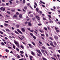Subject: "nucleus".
<instances>
[{"instance_id": "f257e3e1", "label": "nucleus", "mask_w": 60, "mask_h": 60, "mask_svg": "<svg viewBox=\"0 0 60 60\" xmlns=\"http://www.w3.org/2000/svg\"><path fill=\"white\" fill-rule=\"evenodd\" d=\"M21 29L22 32H25V29H24V28L22 27L21 28Z\"/></svg>"}, {"instance_id": "f03ea898", "label": "nucleus", "mask_w": 60, "mask_h": 60, "mask_svg": "<svg viewBox=\"0 0 60 60\" xmlns=\"http://www.w3.org/2000/svg\"><path fill=\"white\" fill-rule=\"evenodd\" d=\"M31 54H32V55H33V56H35V54L34 53V52L32 51H31Z\"/></svg>"}, {"instance_id": "7ed1b4c3", "label": "nucleus", "mask_w": 60, "mask_h": 60, "mask_svg": "<svg viewBox=\"0 0 60 60\" xmlns=\"http://www.w3.org/2000/svg\"><path fill=\"white\" fill-rule=\"evenodd\" d=\"M35 30L37 32H36L35 31H34V33H35V34H38V30H36V29H35Z\"/></svg>"}, {"instance_id": "20e7f679", "label": "nucleus", "mask_w": 60, "mask_h": 60, "mask_svg": "<svg viewBox=\"0 0 60 60\" xmlns=\"http://www.w3.org/2000/svg\"><path fill=\"white\" fill-rule=\"evenodd\" d=\"M18 32H19V33H20V34H22V32L21 31L19 30V29H18L17 30Z\"/></svg>"}, {"instance_id": "39448f33", "label": "nucleus", "mask_w": 60, "mask_h": 60, "mask_svg": "<svg viewBox=\"0 0 60 60\" xmlns=\"http://www.w3.org/2000/svg\"><path fill=\"white\" fill-rule=\"evenodd\" d=\"M14 41L16 45H18V42H17L16 41L14 40Z\"/></svg>"}, {"instance_id": "423d86ee", "label": "nucleus", "mask_w": 60, "mask_h": 60, "mask_svg": "<svg viewBox=\"0 0 60 60\" xmlns=\"http://www.w3.org/2000/svg\"><path fill=\"white\" fill-rule=\"evenodd\" d=\"M28 26H31L32 24L30 22H28Z\"/></svg>"}, {"instance_id": "0eeeda50", "label": "nucleus", "mask_w": 60, "mask_h": 60, "mask_svg": "<svg viewBox=\"0 0 60 60\" xmlns=\"http://www.w3.org/2000/svg\"><path fill=\"white\" fill-rule=\"evenodd\" d=\"M19 18H22V15L20 14L19 15Z\"/></svg>"}, {"instance_id": "6e6552de", "label": "nucleus", "mask_w": 60, "mask_h": 60, "mask_svg": "<svg viewBox=\"0 0 60 60\" xmlns=\"http://www.w3.org/2000/svg\"><path fill=\"white\" fill-rule=\"evenodd\" d=\"M53 43L55 46H57V44L56 43V42L54 41L53 42Z\"/></svg>"}, {"instance_id": "1a4fd4ad", "label": "nucleus", "mask_w": 60, "mask_h": 60, "mask_svg": "<svg viewBox=\"0 0 60 60\" xmlns=\"http://www.w3.org/2000/svg\"><path fill=\"white\" fill-rule=\"evenodd\" d=\"M30 60H32V58H33V57L32 56H30Z\"/></svg>"}, {"instance_id": "9d476101", "label": "nucleus", "mask_w": 60, "mask_h": 60, "mask_svg": "<svg viewBox=\"0 0 60 60\" xmlns=\"http://www.w3.org/2000/svg\"><path fill=\"white\" fill-rule=\"evenodd\" d=\"M54 38H55V40H58V37H57L56 36H55L54 37Z\"/></svg>"}, {"instance_id": "9b49d317", "label": "nucleus", "mask_w": 60, "mask_h": 60, "mask_svg": "<svg viewBox=\"0 0 60 60\" xmlns=\"http://www.w3.org/2000/svg\"><path fill=\"white\" fill-rule=\"evenodd\" d=\"M36 10L37 12L39 13V9L38 8H37L36 9Z\"/></svg>"}, {"instance_id": "f8f14e48", "label": "nucleus", "mask_w": 60, "mask_h": 60, "mask_svg": "<svg viewBox=\"0 0 60 60\" xmlns=\"http://www.w3.org/2000/svg\"><path fill=\"white\" fill-rule=\"evenodd\" d=\"M48 49H52V47H48Z\"/></svg>"}, {"instance_id": "ddd939ff", "label": "nucleus", "mask_w": 60, "mask_h": 60, "mask_svg": "<svg viewBox=\"0 0 60 60\" xmlns=\"http://www.w3.org/2000/svg\"><path fill=\"white\" fill-rule=\"evenodd\" d=\"M20 47H21V48H22V49H24V46H23L22 45H21L20 46Z\"/></svg>"}, {"instance_id": "4468645a", "label": "nucleus", "mask_w": 60, "mask_h": 60, "mask_svg": "<svg viewBox=\"0 0 60 60\" xmlns=\"http://www.w3.org/2000/svg\"><path fill=\"white\" fill-rule=\"evenodd\" d=\"M17 17V15H15L14 16H13V18H16Z\"/></svg>"}, {"instance_id": "2eb2a0df", "label": "nucleus", "mask_w": 60, "mask_h": 60, "mask_svg": "<svg viewBox=\"0 0 60 60\" xmlns=\"http://www.w3.org/2000/svg\"><path fill=\"white\" fill-rule=\"evenodd\" d=\"M1 44L3 46H4V45H5V44H4V43L3 42H2L1 43Z\"/></svg>"}, {"instance_id": "dca6fc26", "label": "nucleus", "mask_w": 60, "mask_h": 60, "mask_svg": "<svg viewBox=\"0 0 60 60\" xmlns=\"http://www.w3.org/2000/svg\"><path fill=\"white\" fill-rule=\"evenodd\" d=\"M32 37H33V38H34V39H35V40L36 39V37H35V36H33Z\"/></svg>"}, {"instance_id": "f3484780", "label": "nucleus", "mask_w": 60, "mask_h": 60, "mask_svg": "<svg viewBox=\"0 0 60 60\" xmlns=\"http://www.w3.org/2000/svg\"><path fill=\"white\" fill-rule=\"evenodd\" d=\"M5 51L6 52H7V53H8V52H9V50L7 49H5Z\"/></svg>"}, {"instance_id": "a211bd4d", "label": "nucleus", "mask_w": 60, "mask_h": 60, "mask_svg": "<svg viewBox=\"0 0 60 60\" xmlns=\"http://www.w3.org/2000/svg\"><path fill=\"white\" fill-rule=\"evenodd\" d=\"M38 52H39V53L40 54V55H42V53H41V51H40V50H39L38 51Z\"/></svg>"}, {"instance_id": "6ab92c4d", "label": "nucleus", "mask_w": 60, "mask_h": 60, "mask_svg": "<svg viewBox=\"0 0 60 60\" xmlns=\"http://www.w3.org/2000/svg\"><path fill=\"white\" fill-rule=\"evenodd\" d=\"M20 52L21 54H22L24 53V52L22 51H20Z\"/></svg>"}, {"instance_id": "aec40b11", "label": "nucleus", "mask_w": 60, "mask_h": 60, "mask_svg": "<svg viewBox=\"0 0 60 60\" xmlns=\"http://www.w3.org/2000/svg\"><path fill=\"white\" fill-rule=\"evenodd\" d=\"M56 33H59V32H60V31H59V30H56Z\"/></svg>"}, {"instance_id": "412c9836", "label": "nucleus", "mask_w": 60, "mask_h": 60, "mask_svg": "<svg viewBox=\"0 0 60 60\" xmlns=\"http://www.w3.org/2000/svg\"><path fill=\"white\" fill-rule=\"evenodd\" d=\"M15 33H16V34H19V33L18 32L16 31H15Z\"/></svg>"}, {"instance_id": "4be33fe9", "label": "nucleus", "mask_w": 60, "mask_h": 60, "mask_svg": "<svg viewBox=\"0 0 60 60\" xmlns=\"http://www.w3.org/2000/svg\"><path fill=\"white\" fill-rule=\"evenodd\" d=\"M41 51L42 53H44V50L43 49H41Z\"/></svg>"}, {"instance_id": "5701e85b", "label": "nucleus", "mask_w": 60, "mask_h": 60, "mask_svg": "<svg viewBox=\"0 0 60 60\" xmlns=\"http://www.w3.org/2000/svg\"><path fill=\"white\" fill-rule=\"evenodd\" d=\"M17 47L18 48H19L20 46H19V44H18V45H16Z\"/></svg>"}, {"instance_id": "b1692460", "label": "nucleus", "mask_w": 60, "mask_h": 60, "mask_svg": "<svg viewBox=\"0 0 60 60\" xmlns=\"http://www.w3.org/2000/svg\"><path fill=\"white\" fill-rule=\"evenodd\" d=\"M44 28L45 29V30H46V31H47L48 30L47 28H46L45 27H44Z\"/></svg>"}, {"instance_id": "393cba45", "label": "nucleus", "mask_w": 60, "mask_h": 60, "mask_svg": "<svg viewBox=\"0 0 60 60\" xmlns=\"http://www.w3.org/2000/svg\"><path fill=\"white\" fill-rule=\"evenodd\" d=\"M49 22L50 23H53V21L50 20L49 21Z\"/></svg>"}, {"instance_id": "a878e982", "label": "nucleus", "mask_w": 60, "mask_h": 60, "mask_svg": "<svg viewBox=\"0 0 60 60\" xmlns=\"http://www.w3.org/2000/svg\"><path fill=\"white\" fill-rule=\"evenodd\" d=\"M15 9L12 10H11V11L12 12H15Z\"/></svg>"}, {"instance_id": "bb28decb", "label": "nucleus", "mask_w": 60, "mask_h": 60, "mask_svg": "<svg viewBox=\"0 0 60 60\" xmlns=\"http://www.w3.org/2000/svg\"><path fill=\"white\" fill-rule=\"evenodd\" d=\"M42 49H46V48H45V47L44 46L42 47Z\"/></svg>"}, {"instance_id": "cd10ccee", "label": "nucleus", "mask_w": 60, "mask_h": 60, "mask_svg": "<svg viewBox=\"0 0 60 60\" xmlns=\"http://www.w3.org/2000/svg\"><path fill=\"white\" fill-rule=\"evenodd\" d=\"M32 43L33 45H34V46H35V43H34V42H32Z\"/></svg>"}, {"instance_id": "c85d7f7f", "label": "nucleus", "mask_w": 60, "mask_h": 60, "mask_svg": "<svg viewBox=\"0 0 60 60\" xmlns=\"http://www.w3.org/2000/svg\"><path fill=\"white\" fill-rule=\"evenodd\" d=\"M30 35H31V36H33V33H30Z\"/></svg>"}, {"instance_id": "c756f323", "label": "nucleus", "mask_w": 60, "mask_h": 60, "mask_svg": "<svg viewBox=\"0 0 60 60\" xmlns=\"http://www.w3.org/2000/svg\"><path fill=\"white\" fill-rule=\"evenodd\" d=\"M30 32H34V30H30Z\"/></svg>"}, {"instance_id": "7c9ffc66", "label": "nucleus", "mask_w": 60, "mask_h": 60, "mask_svg": "<svg viewBox=\"0 0 60 60\" xmlns=\"http://www.w3.org/2000/svg\"><path fill=\"white\" fill-rule=\"evenodd\" d=\"M39 43H40V44H41V45H43V44H42V43L41 42V41H39Z\"/></svg>"}, {"instance_id": "2f4dec72", "label": "nucleus", "mask_w": 60, "mask_h": 60, "mask_svg": "<svg viewBox=\"0 0 60 60\" xmlns=\"http://www.w3.org/2000/svg\"><path fill=\"white\" fill-rule=\"evenodd\" d=\"M43 20H46V19L44 17L43 18Z\"/></svg>"}, {"instance_id": "473e14b6", "label": "nucleus", "mask_w": 60, "mask_h": 60, "mask_svg": "<svg viewBox=\"0 0 60 60\" xmlns=\"http://www.w3.org/2000/svg\"><path fill=\"white\" fill-rule=\"evenodd\" d=\"M17 57L18 58H20V56L19 55H18L17 56Z\"/></svg>"}, {"instance_id": "72a5a7b5", "label": "nucleus", "mask_w": 60, "mask_h": 60, "mask_svg": "<svg viewBox=\"0 0 60 60\" xmlns=\"http://www.w3.org/2000/svg\"><path fill=\"white\" fill-rule=\"evenodd\" d=\"M33 16H34L32 15H30V17H31L32 18H33Z\"/></svg>"}, {"instance_id": "f704fd0d", "label": "nucleus", "mask_w": 60, "mask_h": 60, "mask_svg": "<svg viewBox=\"0 0 60 60\" xmlns=\"http://www.w3.org/2000/svg\"><path fill=\"white\" fill-rule=\"evenodd\" d=\"M5 8H3V9H2V11H5Z\"/></svg>"}, {"instance_id": "c9c22d12", "label": "nucleus", "mask_w": 60, "mask_h": 60, "mask_svg": "<svg viewBox=\"0 0 60 60\" xmlns=\"http://www.w3.org/2000/svg\"><path fill=\"white\" fill-rule=\"evenodd\" d=\"M13 49H15V46L14 45H13Z\"/></svg>"}, {"instance_id": "e433bc0d", "label": "nucleus", "mask_w": 60, "mask_h": 60, "mask_svg": "<svg viewBox=\"0 0 60 60\" xmlns=\"http://www.w3.org/2000/svg\"><path fill=\"white\" fill-rule=\"evenodd\" d=\"M3 7H1L0 8V9L1 11H2L3 10Z\"/></svg>"}, {"instance_id": "4c0bfd02", "label": "nucleus", "mask_w": 60, "mask_h": 60, "mask_svg": "<svg viewBox=\"0 0 60 60\" xmlns=\"http://www.w3.org/2000/svg\"><path fill=\"white\" fill-rule=\"evenodd\" d=\"M16 49L17 51H19V49L17 48H16Z\"/></svg>"}, {"instance_id": "58836bf2", "label": "nucleus", "mask_w": 60, "mask_h": 60, "mask_svg": "<svg viewBox=\"0 0 60 60\" xmlns=\"http://www.w3.org/2000/svg\"><path fill=\"white\" fill-rule=\"evenodd\" d=\"M55 29L56 30L58 29V28H57L56 27H55Z\"/></svg>"}, {"instance_id": "ea45409f", "label": "nucleus", "mask_w": 60, "mask_h": 60, "mask_svg": "<svg viewBox=\"0 0 60 60\" xmlns=\"http://www.w3.org/2000/svg\"><path fill=\"white\" fill-rule=\"evenodd\" d=\"M49 38L52 41V40H53V38H52L51 37H50Z\"/></svg>"}, {"instance_id": "a19ab883", "label": "nucleus", "mask_w": 60, "mask_h": 60, "mask_svg": "<svg viewBox=\"0 0 60 60\" xmlns=\"http://www.w3.org/2000/svg\"><path fill=\"white\" fill-rule=\"evenodd\" d=\"M0 33L1 34H3V32L1 31H0Z\"/></svg>"}, {"instance_id": "79ce46f5", "label": "nucleus", "mask_w": 60, "mask_h": 60, "mask_svg": "<svg viewBox=\"0 0 60 60\" xmlns=\"http://www.w3.org/2000/svg\"><path fill=\"white\" fill-rule=\"evenodd\" d=\"M4 26H8V24H5L4 25Z\"/></svg>"}, {"instance_id": "37998d69", "label": "nucleus", "mask_w": 60, "mask_h": 60, "mask_svg": "<svg viewBox=\"0 0 60 60\" xmlns=\"http://www.w3.org/2000/svg\"><path fill=\"white\" fill-rule=\"evenodd\" d=\"M24 9L25 10H26V9H27V7H26V6L25 7Z\"/></svg>"}, {"instance_id": "c03bdc74", "label": "nucleus", "mask_w": 60, "mask_h": 60, "mask_svg": "<svg viewBox=\"0 0 60 60\" xmlns=\"http://www.w3.org/2000/svg\"><path fill=\"white\" fill-rule=\"evenodd\" d=\"M16 26L17 28H19V25H16Z\"/></svg>"}, {"instance_id": "a18cd8bd", "label": "nucleus", "mask_w": 60, "mask_h": 60, "mask_svg": "<svg viewBox=\"0 0 60 60\" xmlns=\"http://www.w3.org/2000/svg\"><path fill=\"white\" fill-rule=\"evenodd\" d=\"M48 46H50V45H49V44L47 43L46 44Z\"/></svg>"}, {"instance_id": "49530a36", "label": "nucleus", "mask_w": 60, "mask_h": 60, "mask_svg": "<svg viewBox=\"0 0 60 60\" xmlns=\"http://www.w3.org/2000/svg\"><path fill=\"white\" fill-rule=\"evenodd\" d=\"M48 16L49 17V18H52L51 16V15H49Z\"/></svg>"}, {"instance_id": "de8ad7c7", "label": "nucleus", "mask_w": 60, "mask_h": 60, "mask_svg": "<svg viewBox=\"0 0 60 60\" xmlns=\"http://www.w3.org/2000/svg\"><path fill=\"white\" fill-rule=\"evenodd\" d=\"M16 15H19V13L18 12H17L16 13Z\"/></svg>"}, {"instance_id": "09e8293b", "label": "nucleus", "mask_w": 60, "mask_h": 60, "mask_svg": "<svg viewBox=\"0 0 60 60\" xmlns=\"http://www.w3.org/2000/svg\"><path fill=\"white\" fill-rule=\"evenodd\" d=\"M6 31H8V32H9V29H6Z\"/></svg>"}, {"instance_id": "8fccbe9b", "label": "nucleus", "mask_w": 60, "mask_h": 60, "mask_svg": "<svg viewBox=\"0 0 60 60\" xmlns=\"http://www.w3.org/2000/svg\"><path fill=\"white\" fill-rule=\"evenodd\" d=\"M41 36H44V34H41Z\"/></svg>"}, {"instance_id": "3c124183", "label": "nucleus", "mask_w": 60, "mask_h": 60, "mask_svg": "<svg viewBox=\"0 0 60 60\" xmlns=\"http://www.w3.org/2000/svg\"><path fill=\"white\" fill-rule=\"evenodd\" d=\"M46 36L47 37H48L49 36V35L48 34L46 33Z\"/></svg>"}, {"instance_id": "603ef678", "label": "nucleus", "mask_w": 60, "mask_h": 60, "mask_svg": "<svg viewBox=\"0 0 60 60\" xmlns=\"http://www.w3.org/2000/svg\"><path fill=\"white\" fill-rule=\"evenodd\" d=\"M60 7H58L57 8V9L58 10H59V9H60Z\"/></svg>"}, {"instance_id": "864d4df0", "label": "nucleus", "mask_w": 60, "mask_h": 60, "mask_svg": "<svg viewBox=\"0 0 60 60\" xmlns=\"http://www.w3.org/2000/svg\"><path fill=\"white\" fill-rule=\"evenodd\" d=\"M26 56V57H28V56L27 55V54L26 53L25 54Z\"/></svg>"}, {"instance_id": "5fc2aeb1", "label": "nucleus", "mask_w": 60, "mask_h": 60, "mask_svg": "<svg viewBox=\"0 0 60 60\" xmlns=\"http://www.w3.org/2000/svg\"><path fill=\"white\" fill-rule=\"evenodd\" d=\"M27 4V5H28V6H29V5H30V3H29L27 4Z\"/></svg>"}, {"instance_id": "6e6d98bb", "label": "nucleus", "mask_w": 60, "mask_h": 60, "mask_svg": "<svg viewBox=\"0 0 60 60\" xmlns=\"http://www.w3.org/2000/svg\"><path fill=\"white\" fill-rule=\"evenodd\" d=\"M7 12L8 13V14H10L11 13H10V12H9L8 11H7Z\"/></svg>"}, {"instance_id": "4d7b16f0", "label": "nucleus", "mask_w": 60, "mask_h": 60, "mask_svg": "<svg viewBox=\"0 0 60 60\" xmlns=\"http://www.w3.org/2000/svg\"><path fill=\"white\" fill-rule=\"evenodd\" d=\"M23 4L25 3V0H23Z\"/></svg>"}, {"instance_id": "13d9d810", "label": "nucleus", "mask_w": 60, "mask_h": 60, "mask_svg": "<svg viewBox=\"0 0 60 60\" xmlns=\"http://www.w3.org/2000/svg\"><path fill=\"white\" fill-rule=\"evenodd\" d=\"M22 43H23V44H26V43L25 42L23 41H22Z\"/></svg>"}, {"instance_id": "bf43d9fd", "label": "nucleus", "mask_w": 60, "mask_h": 60, "mask_svg": "<svg viewBox=\"0 0 60 60\" xmlns=\"http://www.w3.org/2000/svg\"><path fill=\"white\" fill-rule=\"evenodd\" d=\"M8 49H11V47L10 46H8Z\"/></svg>"}, {"instance_id": "052dcab7", "label": "nucleus", "mask_w": 60, "mask_h": 60, "mask_svg": "<svg viewBox=\"0 0 60 60\" xmlns=\"http://www.w3.org/2000/svg\"><path fill=\"white\" fill-rule=\"evenodd\" d=\"M13 53V52L12 51H11V52H10V53H12L13 54H14V53Z\"/></svg>"}, {"instance_id": "680f3d73", "label": "nucleus", "mask_w": 60, "mask_h": 60, "mask_svg": "<svg viewBox=\"0 0 60 60\" xmlns=\"http://www.w3.org/2000/svg\"><path fill=\"white\" fill-rule=\"evenodd\" d=\"M38 56H41V55L39 54H38Z\"/></svg>"}, {"instance_id": "e2e57ef3", "label": "nucleus", "mask_w": 60, "mask_h": 60, "mask_svg": "<svg viewBox=\"0 0 60 60\" xmlns=\"http://www.w3.org/2000/svg\"><path fill=\"white\" fill-rule=\"evenodd\" d=\"M50 45H51V46H53V44H52V43H51L50 44Z\"/></svg>"}, {"instance_id": "0e129e2a", "label": "nucleus", "mask_w": 60, "mask_h": 60, "mask_svg": "<svg viewBox=\"0 0 60 60\" xmlns=\"http://www.w3.org/2000/svg\"><path fill=\"white\" fill-rule=\"evenodd\" d=\"M2 40L3 41H5V40L4 39H2Z\"/></svg>"}, {"instance_id": "69168bd1", "label": "nucleus", "mask_w": 60, "mask_h": 60, "mask_svg": "<svg viewBox=\"0 0 60 60\" xmlns=\"http://www.w3.org/2000/svg\"><path fill=\"white\" fill-rule=\"evenodd\" d=\"M27 29L28 30H29V31H30V29L29 28H27Z\"/></svg>"}, {"instance_id": "338daca9", "label": "nucleus", "mask_w": 60, "mask_h": 60, "mask_svg": "<svg viewBox=\"0 0 60 60\" xmlns=\"http://www.w3.org/2000/svg\"><path fill=\"white\" fill-rule=\"evenodd\" d=\"M28 45H29V47H31V44H28Z\"/></svg>"}, {"instance_id": "774afa93", "label": "nucleus", "mask_w": 60, "mask_h": 60, "mask_svg": "<svg viewBox=\"0 0 60 60\" xmlns=\"http://www.w3.org/2000/svg\"><path fill=\"white\" fill-rule=\"evenodd\" d=\"M32 13V12H31V11H30L29 12L28 14H30V13Z\"/></svg>"}]
</instances>
